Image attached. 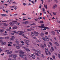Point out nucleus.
Returning a JSON list of instances; mask_svg holds the SVG:
<instances>
[{
  "label": "nucleus",
  "mask_w": 60,
  "mask_h": 60,
  "mask_svg": "<svg viewBox=\"0 0 60 60\" xmlns=\"http://www.w3.org/2000/svg\"><path fill=\"white\" fill-rule=\"evenodd\" d=\"M42 10L44 12L45 11V10L44 8H43L42 9Z\"/></svg>",
  "instance_id": "obj_46"
},
{
  "label": "nucleus",
  "mask_w": 60,
  "mask_h": 60,
  "mask_svg": "<svg viewBox=\"0 0 60 60\" xmlns=\"http://www.w3.org/2000/svg\"><path fill=\"white\" fill-rule=\"evenodd\" d=\"M5 39H9V37H5Z\"/></svg>",
  "instance_id": "obj_31"
},
{
  "label": "nucleus",
  "mask_w": 60,
  "mask_h": 60,
  "mask_svg": "<svg viewBox=\"0 0 60 60\" xmlns=\"http://www.w3.org/2000/svg\"><path fill=\"white\" fill-rule=\"evenodd\" d=\"M55 44L56 45L58 46V47H59V45L56 42H55Z\"/></svg>",
  "instance_id": "obj_18"
},
{
  "label": "nucleus",
  "mask_w": 60,
  "mask_h": 60,
  "mask_svg": "<svg viewBox=\"0 0 60 60\" xmlns=\"http://www.w3.org/2000/svg\"><path fill=\"white\" fill-rule=\"evenodd\" d=\"M34 54H35V55H36L37 56H40V55H39V54L36 52H35L34 53Z\"/></svg>",
  "instance_id": "obj_23"
},
{
  "label": "nucleus",
  "mask_w": 60,
  "mask_h": 60,
  "mask_svg": "<svg viewBox=\"0 0 60 60\" xmlns=\"http://www.w3.org/2000/svg\"><path fill=\"white\" fill-rule=\"evenodd\" d=\"M42 39L44 41H46V39H45V38H42Z\"/></svg>",
  "instance_id": "obj_44"
},
{
  "label": "nucleus",
  "mask_w": 60,
  "mask_h": 60,
  "mask_svg": "<svg viewBox=\"0 0 60 60\" xmlns=\"http://www.w3.org/2000/svg\"><path fill=\"white\" fill-rule=\"evenodd\" d=\"M52 13L53 15H56V12H52Z\"/></svg>",
  "instance_id": "obj_30"
},
{
  "label": "nucleus",
  "mask_w": 60,
  "mask_h": 60,
  "mask_svg": "<svg viewBox=\"0 0 60 60\" xmlns=\"http://www.w3.org/2000/svg\"><path fill=\"white\" fill-rule=\"evenodd\" d=\"M26 30L27 31H31V30L30 29H27Z\"/></svg>",
  "instance_id": "obj_45"
},
{
  "label": "nucleus",
  "mask_w": 60,
  "mask_h": 60,
  "mask_svg": "<svg viewBox=\"0 0 60 60\" xmlns=\"http://www.w3.org/2000/svg\"><path fill=\"white\" fill-rule=\"evenodd\" d=\"M4 30H1V29H0V31L1 32H4Z\"/></svg>",
  "instance_id": "obj_33"
},
{
  "label": "nucleus",
  "mask_w": 60,
  "mask_h": 60,
  "mask_svg": "<svg viewBox=\"0 0 60 60\" xmlns=\"http://www.w3.org/2000/svg\"><path fill=\"white\" fill-rule=\"evenodd\" d=\"M49 34V33H48V32H46L45 33V34Z\"/></svg>",
  "instance_id": "obj_58"
},
{
  "label": "nucleus",
  "mask_w": 60,
  "mask_h": 60,
  "mask_svg": "<svg viewBox=\"0 0 60 60\" xmlns=\"http://www.w3.org/2000/svg\"><path fill=\"white\" fill-rule=\"evenodd\" d=\"M44 28H46L47 29H49V28L48 27H45V26H44Z\"/></svg>",
  "instance_id": "obj_36"
},
{
  "label": "nucleus",
  "mask_w": 60,
  "mask_h": 60,
  "mask_svg": "<svg viewBox=\"0 0 60 60\" xmlns=\"http://www.w3.org/2000/svg\"><path fill=\"white\" fill-rule=\"evenodd\" d=\"M8 43H10V44H12V42H8Z\"/></svg>",
  "instance_id": "obj_55"
},
{
  "label": "nucleus",
  "mask_w": 60,
  "mask_h": 60,
  "mask_svg": "<svg viewBox=\"0 0 60 60\" xmlns=\"http://www.w3.org/2000/svg\"><path fill=\"white\" fill-rule=\"evenodd\" d=\"M40 23H43V21H41L40 22Z\"/></svg>",
  "instance_id": "obj_51"
},
{
  "label": "nucleus",
  "mask_w": 60,
  "mask_h": 60,
  "mask_svg": "<svg viewBox=\"0 0 60 60\" xmlns=\"http://www.w3.org/2000/svg\"><path fill=\"white\" fill-rule=\"evenodd\" d=\"M45 50L46 51H48L49 50H48V49L47 48H45Z\"/></svg>",
  "instance_id": "obj_41"
},
{
  "label": "nucleus",
  "mask_w": 60,
  "mask_h": 60,
  "mask_svg": "<svg viewBox=\"0 0 60 60\" xmlns=\"http://www.w3.org/2000/svg\"><path fill=\"white\" fill-rule=\"evenodd\" d=\"M41 47L43 49H44V45H41Z\"/></svg>",
  "instance_id": "obj_27"
},
{
  "label": "nucleus",
  "mask_w": 60,
  "mask_h": 60,
  "mask_svg": "<svg viewBox=\"0 0 60 60\" xmlns=\"http://www.w3.org/2000/svg\"><path fill=\"white\" fill-rule=\"evenodd\" d=\"M8 46H11V45H10V44H9L8 45Z\"/></svg>",
  "instance_id": "obj_62"
},
{
  "label": "nucleus",
  "mask_w": 60,
  "mask_h": 60,
  "mask_svg": "<svg viewBox=\"0 0 60 60\" xmlns=\"http://www.w3.org/2000/svg\"><path fill=\"white\" fill-rule=\"evenodd\" d=\"M23 5L24 6H26V3H24L23 4Z\"/></svg>",
  "instance_id": "obj_40"
},
{
  "label": "nucleus",
  "mask_w": 60,
  "mask_h": 60,
  "mask_svg": "<svg viewBox=\"0 0 60 60\" xmlns=\"http://www.w3.org/2000/svg\"><path fill=\"white\" fill-rule=\"evenodd\" d=\"M33 38L34 39H35V40H37V38H36L35 37H33Z\"/></svg>",
  "instance_id": "obj_52"
},
{
  "label": "nucleus",
  "mask_w": 60,
  "mask_h": 60,
  "mask_svg": "<svg viewBox=\"0 0 60 60\" xmlns=\"http://www.w3.org/2000/svg\"><path fill=\"white\" fill-rule=\"evenodd\" d=\"M41 56L42 57H43V58H44L45 57V56L44 55L42 54H41Z\"/></svg>",
  "instance_id": "obj_24"
},
{
  "label": "nucleus",
  "mask_w": 60,
  "mask_h": 60,
  "mask_svg": "<svg viewBox=\"0 0 60 60\" xmlns=\"http://www.w3.org/2000/svg\"><path fill=\"white\" fill-rule=\"evenodd\" d=\"M57 7V5L56 4H55L52 7V8L53 9H56V8Z\"/></svg>",
  "instance_id": "obj_3"
},
{
  "label": "nucleus",
  "mask_w": 60,
  "mask_h": 60,
  "mask_svg": "<svg viewBox=\"0 0 60 60\" xmlns=\"http://www.w3.org/2000/svg\"><path fill=\"white\" fill-rule=\"evenodd\" d=\"M19 53L20 54H25V52H24L23 50H20L19 52Z\"/></svg>",
  "instance_id": "obj_7"
},
{
  "label": "nucleus",
  "mask_w": 60,
  "mask_h": 60,
  "mask_svg": "<svg viewBox=\"0 0 60 60\" xmlns=\"http://www.w3.org/2000/svg\"><path fill=\"white\" fill-rule=\"evenodd\" d=\"M34 33H35V35H36V36H38V35H39V33L37 32L36 31H34Z\"/></svg>",
  "instance_id": "obj_5"
},
{
  "label": "nucleus",
  "mask_w": 60,
  "mask_h": 60,
  "mask_svg": "<svg viewBox=\"0 0 60 60\" xmlns=\"http://www.w3.org/2000/svg\"><path fill=\"white\" fill-rule=\"evenodd\" d=\"M19 56L22 58H24V56H26V55L25 54H22L21 55H19Z\"/></svg>",
  "instance_id": "obj_2"
},
{
  "label": "nucleus",
  "mask_w": 60,
  "mask_h": 60,
  "mask_svg": "<svg viewBox=\"0 0 60 60\" xmlns=\"http://www.w3.org/2000/svg\"><path fill=\"white\" fill-rule=\"evenodd\" d=\"M3 43H2L1 44L2 45H5V44H6V43L5 42H3V41H2Z\"/></svg>",
  "instance_id": "obj_12"
},
{
  "label": "nucleus",
  "mask_w": 60,
  "mask_h": 60,
  "mask_svg": "<svg viewBox=\"0 0 60 60\" xmlns=\"http://www.w3.org/2000/svg\"><path fill=\"white\" fill-rule=\"evenodd\" d=\"M14 24V22H11L9 23V24L11 26H13Z\"/></svg>",
  "instance_id": "obj_13"
},
{
  "label": "nucleus",
  "mask_w": 60,
  "mask_h": 60,
  "mask_svg": "<svg viewBox=\"0 0 60 60\" xmlns=\"http://www.w3.org/2000/svg\"><path fill=\"white\" fill-rule=\"evenodd\" d=\"M52 57L53 59H55V56H52Z\"/></svg>",
  "instance_id": "obj_56"
},
{
  "label": "nucleus",
  "mask_w": 60,
  "mask_h": 60,
  "mask_svg": "<svg viewBox=\"0 0 60 60\" xmlns=\"http://www.w3.org/2000/svg\"><path fill=\"white\" fill-rule=\"evenodd\" d=\"M4 5H6V6H8L9 5V4H5Z\"/></svg>",
  "instance_id": "obj_59"
},
{
  "label": "nucleus",
  "mask_w": 60,
  "mask_h": 60,
  "mask_svg": "<svg viewBox=\"0 0 60 60\" xmlns=\"http://www.w3.org/2000/svg\"><path fill=\"white\" fill-rule=\"evenodd\" d=\"M51 33L53 34V35H55V32H54L53 31H51Z\"/></svg>",
  "instance_id": "obj_19"
},
{
  "label": "nucleus",
  "mask_w": 60,
  "mask_h": 60,
  "mask_svg": "<svg viewBox=\"0 0 60 60\" xmlns=\"http://www.w3.org/2000/svg\"><path fill=\"white\" fill-rule=\"evenodd\" d=\"M36 25L34 23L32 24L31 25V26H33V25Z\"/></svg>",
  "instance_id": "obj_57"
},
{
  "label": "nucleus",
  "mask_w": 60,
  "mask_h": 60,
  "mask_svg": "<svg viewBox=\"0 0 60 60\" xmlns=\"http://www.w3.org/2000/svg\"><path fill=\"white\" fill-rule=\"evenodd\" d=\"M15 7V6H12L10 7L11 8H12V9H14V7Z\"/></svg>",
  "instance_id": "obj_22"
},
{
  "label": "nucleus",
  "mask_w": 60,
  "mask_h": 60,
  "mask_svg": "<svg viewBox=\"0 0 60 60\" xmlns=\"http://www.w3.org/2000/svg\"><path fill=\"white\" fill-rule=\"evenodd\" d=\"M45 38L47 41H49V38L47 36H45Z\"/></svg>",
  "instance_id": "obj_6"
},
{
  "label": "nucleus",
  "mask_w": 60,
  "mask_h": 60,
  "mask_svg": "<svg viewBox=\"0 0 60 60\" xmlns=\"http://www.w3.org/2000/svg\"><path fill=\"white\" fill-rule=\"evenodd\" d=\"M20 47H22V48H23V49H25V50H26V47L25 46L22 47V45H21Z\"/></svg>",
  "instance_id": "obj_20"
},
{
  "label": "nucleus",
  "mask_w": 60,
  "mask_h": 60,
  "mask_svg": "<svg viewBox=\"0 0 60 60\" xmlns=\"http://www.w3.org/2000/svg\"><path fill=\"white\" fill-rule=\"evenodd\" d=\"M51 49H52V50H53V51H54V49H53V47H51Z\"/></svg>",
  "instance_id": "obj_53"
},
{
  "label": "nucleus",
  "mask_w": 60,
  "mask_h": 60,
  "mask_svg": "<svg viewBox=\"0 0 60 60\" xmlns=\"http://www.w3.org/2000/svg\"><path fill=\"white\" fill-rule=\"evenodd\" d=\"M20 50H16L15 51V52L16 53H19V52H20Z\"/></svg>",
  "instance_id": "obj_16"
},
{
  "label": "nucleus",
  "mask_w": 60,
  "mask_h": 60,
  "mask_svg": "<svg viewBox=\"0 0 60 60\" xmlns=\"http://www.w3.org/2000/svg\"><path fill=\"white\" fill-rule=\"evenodd\" d=\"M18 28V27L17 26H15L13 28V29H16Z\"/></svg>",
  "instance_id": "obj_21"
},
{
  "label": "nucleus",
  "mask_w": 60,
  "mask_h": 60,
  "mask_svg": "<svg viewBox=\"0 0 60 60\" xmlns=\"http://www.w3.org/2000/svg\"><path fill=\"white\" fill-rule=\"evenodd\" d=\"M13 46L14 47H16V46H17V44H14L13 45Z\"/></svg>",
  "instance_id": "obj_32"
},
{
  "label": "nucleus",
  "mask_w": 60,
  "mask_h": 60,
  "mask_svg": "<svg viewBox=\"0 0 60 60\" xmlns=\"http://www.w3.org/2000/svg\"><path fill=\"white\" fill-rule=\"evenodd\" d=\"M12 53V51H8L7 52V53L8 54H11Z\"/></svg>",
  "instance_id": "obj_11"
},
{
  "label": "nucleus",
  "mask_w": 60,
  "mask_h": 60,
  "mask_svg": "<svg viewBox=\"0 0 60 60\" xmlns=\"http://www.w3.org/2000/svg\"><path fill=\"white\" fill-rule=\"evenodd\" d=\"M18 32H19V33H22V34H23L24 32L21 31H18Z\"/></svg>",
  "instance_id": "obj_38"
},
{
  "label": "nucleus",
  "mask_w": 60,
  "mask_h": 60,
  "mask_svg": "<svg viewBox=\"0 0 60 60\" xmlns=\"http://www.w3.org/2000/svg\"><path fill=\"white\" fill-rule=\"evenodd\" d=\"M17 49H20V47L19 46H16L15 47Z\"/></svg>",
  "instance_id": "obj_15"
},
{
  "label": "nucleus",
  "mask_w": 60,
  "mask_h": 60,
  "mask_svg": "<svg viewBox=\"0 0 60 60\" xmlns=\"http://www.w3.org/2000/svg\"><path fill=\"white\" fill-rule=\"evenodd\" d=\"M36 52H38V54H41V51L40 50H36Z\"/></svg>",
  "instance_id": "obj_8"
},
{
  "label": "nucleus",
  "mask_w": 60,
  "mask_h": 60,
  "mask_svg": "<svg viewBox=\"0 0 60 60\" xmlns=\"http://www.w3.org/2000/svg\"><path fill=\"white\" fill-rule=\"evenodd\" d=\"M25 50H26V51H30V50H29L28 49H25Z\"/></svg>",
  "instance_id": "obj_37"
},
{
  "label": "nucleus",
  "mask_w": 60,
  "mask_h": 60,
  "mask_svg": "<svg viewBox=\"0 0 60 60\" xmlns=\"http://www.w3.org/2000/svg\"><path fill=\"white\" fill-rule=\"evenodd\" d=\"M31 57L33 58L34 59H35V56L33 54H32L31 55Z\"/></svg>",
  "instance_id": "obj_4"
},
{
  "label": "nucleus",
  "mask_w": 60,
  "mask_h": 60,
  "mask_svg": "<svg viewBox=\"0 0 60 60\" xmlns=\"http://www.w3.org/2000/svg\"><path fill=\"white\" fill-rule=\"evenodd\" d=\"M28 22L26 21L24 22H22V23L23 24H25V25H27L28 24Z\"/></svg>",
  "instance_id": "obj_9"
},
{
  "label": "nucleus",
  "mask_w": 60,
  "mask_h": 60,
  "mask_svg": "<svg viewBox=\"0 0 60 60\" xmlns=\"http://www.w3.org/2000/svg\"><path fill=\"white\" fill-rule=\"evenodd\" d=\"M38 27H40V28H44V26H38Z\"/></svg>",
  "instance_id": "obj_25"
},
{
  "label": "nucleus",
  "mask_w": 60,
  "mask_h": 60,
  "mask_svg": "<svg viewBox=\"0 0 60 60\" xmlns=\"http://www.w3.org/2000/svg\"><path fill=\"white\" fill-rule=\"evenodd\" d=\"M58 56L60 58V54H58Z\"/></svg>",
  "instance_id": "obj_64"
},
{
  "label": "nucleus",
  "mask_w": 60,
  "mask_h": 60,
  "mask_svg": "<svg viewBox=\"0 0 60 60\" xmlns=\"http://www.w3.org/2000/svg\"><path fill=\"white\" fill-rule=\"evenodd\" d=\"M30 30H31V31H32H32H34V29L32 28H30Z\"/></svg>",
  "instance_id": "obj_60"
},
{
  "label": "nucleus",
  "mask_w": 60,
  "mask_h": 60,
  "mask_svg": "<svg viewBox=\"0 0 60 60\" xmlns=\"http://www.w3.org/2000/svg\"><path fill=\"white\" fill-rule=\"evenodd\" d=\"M17 56V55L16 54H14L13 56V57L14 58H16Z\"/></svg>",
  "instance_id": "obj_17"
},
{
  "label": "nucleus",
  "mask_w": 60,
  "mask_h": 60,
  "mask_svg": "<svg viewBox=\"0 0 60 60\" xmlns=\"http://www.w3.org/2000/svg\"><path fill=\"white\" fill-rule=\"evenodd\" d=\"M44 7L45 8H46V9H47V5H46L45 4L44 5Z\"/></svg>",
  "instance_id": "obj_29"
},
{
  "label": "nucleus",
  "mask_w": 60,
  "mask_h": 60,
  "mask_svg": "<svg viewBox=\"0 0 60 60\" xmlns=\"http://www.w3.org/2000/svg\"><path fill=\"white\" fill-rule=\"evenodd\" d=\"M44 35V33L42 32L41 33L40 35L41 36H42V37H43V35Z\"/></svg>",
  "instance_id": "obj_14"
},
{
  "label": "nucleus",
  "mask_w": 60,
  "mask_h": 60,
  "mask_svg": "<svg viewBox=\"0 0 60 60\" xmlns=\"http://www.w3.org/2000/svg\"><path fill=\"white\" fill-rule=\"evenodd\" d=\"M31 34L32 35V36H34V32H32L31 33Z\"/></svg>",
  "instance_id": "obj_26"
},
{
  "label": "nucleus",
  "mask_w": 60,
  "mask_h": 60,
  "mask_svg": "<svg viewBox=\"0 0 60 60\" xmlns=\"http://www.w3.org/2000/svg\"><path fill=\"white\" fill-rule=\"evenodd\" d=\"M12 54H11L9 55V57H12Z\"/></svg>",
  "instance_id": "obj_50"
},
{
  "label": "nucleus",
  "mask_w": 60,
  "mask_h": 60,
  "mask_svg": "<svg viewBox=\"0 0 60 60\" xmlns=\"http://www.w3.org/2000/svg\"><path fill=\"white\" fill-rule=\"evenodd\" d=\"M45 52L46 55H48V52H47V51H45Z\"/></svg>",
  "instance_id": "obj_49"
},
{
  "label": "nucleus",
  "mask_w": 60,
  "mask_h": 60,
  "mask_svg": "<svg viewBox=\"0 0 60 60\" xmlns=\"http://www.w3.org/2000/svg\"><path fill=\"white\" fill-rule=\"evenodd\" d=\"M12 32H13V33H15V34H18V33L16 31H12Z\"/></svg>",
  "instance_id": "obj_35"
},
{
  "label": "nucleus",
  "mask_w": 60,
  "mask_h": 60,
  "mask_svg": "<svg viewBox=\"0 0 60 60\" xmlns=\"http://www.w3.org/2000/svg\"><path fill=\"white\" fill-rule=\"evenodd\" d=\"M11 37L12 38H13V39H15V37L14 36H11Z\"/></svg>",
  "instance_id": "obj_34"
},
{
  "label": "nucleus",
  "mask_w": 60,
  "mask_h": 60,
  "mask_svg": "<svg viewBox=\"0 0 60 60\" xmlns=\"http://www.w3.org/2000/svg\"><path fill=\"white\" fill-rule=\"evenodd\" d=\"M15 42L17 43V46H19V42L17 40H16Z\"/></svg>",
  "instance_id": "obj_10"
},
{
  "label": "nucleus",
  "mask_w": 60,
  "mask_h": 60,
  "mask_svg": "<svg viewBox=\"0 0 60 60\" xmlns=\"http://www.w3.org/2000/svg\"><path fill=\"white\" fill-rule=\"evenodd\" d=\"M7 30L8 31H10L11 30H10V29H7Z\"/></svg>",
  "instance_id": "obj_54"
},
{
  "label": "nucleus",
  "mask_w": 60,
  "mask_h": 60,
  "mask_svg": "<svg viewBox=\"0 0 60 60\" xmlns=\"http://www.w3.org/2000/svg\"><path fill=\"white\" fill-rule=\"evenodd\" d=\"M1 16H6V15L4 14H1Z\"/></svg>",
  "instance_id": "obj_42"
},
{
  "label": "nucleus",
  "mask_w": 60,
  "mask_h": 60,
  "mask_svg": "<svg viewBox=\"0 0 60 60\" xmlns=\"http://www.w3.org/2000/svg\"><path fill=\"white\" fill-rule=\"evenodd\" d=\"M21 35H22V36H25V34H21Z\"/></svg>",
  "instance_id": "obj_63"
},
{
  "label": "nucleus",
  "mask_w": 60,
  "mask_h": 60,
  "mask_svg": "<svg viewBox=\"0 0 60 60\" xmlns=\"http://www.w3.org/2000/svg\"><path fill=\"white\" fill-rule=\"evenodd\" d=\"M49 44L51 45V46H52V43L51 42H49Z\"/></svg>",
  "instance_id": "obj_43"
},
{
  "label": "nucleus",
  "mask_w": 60,
  "mask_h": 60,
  "mask_svg": "<svg viewBox=\"0 0 60 60\" xmlns=\"http://www.w3.org/2000/svg\"><path fill=\"white\" fill-rule=\"evenodd\" d=\"M24 41H25L26 44L27 45H29V44L28 43H29V41L26 39H25Z\"/></svg>",
  "instance_id": "obj_1"
},
{
  "label": "nucleus",
  "mask_w": 60,
  "mask_h": 60,
  "mask_svg": "<svg viewBox=\"0 0 60 60\" xmlns=\"http://www.w3.org/2000/svg\"><path fill=\"white\" fill-rule=\"evenodd\" d=\"M0 39H2V40H4V38L2 37H0Z\"/></svg>",
  "instance_id": "obj_47"
},
{
  "label": "nucleus",
  "mask_w": 60,
  "mask_h": 60,
  "mask_svg": "<svg viewBox=\"0 0 60 60\" xmlns=\"http://www.w3.org/2000/svg\"><path fill=\"white\" fill-rule=\"evenodd\" d=\"M10 39L11 41H13V40H14V39L13 38H10Z\"/></svg>",
  "instance_id": "obj_61"
},
{
  "label": "nucleus",
  "mask_w": 60,
  "mask_h": 60,
  "mask_svg": "<svg viewBox=\"0 0 60 60\" xmlns=\"http://www.w3.org/2000/svg\"><path fill=\"white\" fill-rule=\"evenodd\" d=\"M15 23L16 24H17L18 25H20V23H19L18 22H16Z\"/></svg>",
  "instance_id": "obj_39"
},
{
  "label": "nucleus",
  "mask_w": 60,
  "mask_h": 60,
  "mask_svg": "<svg viewBox=\"0 0 60 60\" xmlns=\"http://www.w3.org/2000/svg\"><path fill=\"white\" fill-rule=\"evenodd\" d=\"M3 25L4 26H8L7 24L5 23H4L3 24Z\"/></svg>",
  "instance_id": "obj_28"
},
{
  "label": "nucleus",
  "mask_w": 60,
  "mask_h": 60,
  "mask_svg": "<svg viewBox=\"0 0 60 60\" xmlns=\"http://www.w3.org/2000/svg\"><path fill=\"white\" fill-rule=\"evenodd\" d=\"M24 38H25L26 39H28V38L27 37H26L24 36Z\"/></svg>",
  "instance_id": "obj_48"
}]
</instances>
